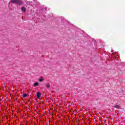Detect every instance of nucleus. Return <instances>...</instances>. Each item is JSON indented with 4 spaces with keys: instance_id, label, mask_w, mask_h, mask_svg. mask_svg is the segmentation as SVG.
I'll list each match as a JSON object with an SVG mask.
<instances>
[{
    "instance_id": "f257e3e1",
    "label": "nucleus",
    "mask_w": 125,
    "mask_h": 125,
    "mask_svg": "<svg viewBox=\"0 0 125 125\" xmlns=\"http://www.w3.org/2000/svg\"><path fill=\"white\" fill-rule=\"evenodd\" d=\"M11 2H12V3L19 4V5H21V4H22V1L21 0H11Z\"/></svg>"
},
{
    "instance_id": "f03ea898",
    "label": "nucleus",
    "mask_w": 125,
    "mask_h": 125,
    "mask_svg": "<svg viewBox=\"0 0 125 125\" xmlns=\"http://www.w3.org/2000/svg\"><path fill=\"white\" fill-rule=\"evenodd\" d=\"M21 11H23V12H26V11H27V9H26V8L24 7H21Z\"/></svg>"
},
{
    "instance_id": "7ed1b4c3",
    "label": "nucleus",
    "mask_w": 125,
    "mask_h": 125,
    "mask_svg": "<svg viewBox=\"0 0 125 125\" xmlns=\"http://www.w3.org/2000/svg\"><path fill=\"white\" fill-rule=\"evenodd\" d=\"M41 95H42V94L40 93L39 92H37V96L38 98H40L41 97Z\"/></svg>"
},
{
    "instance_id": "20e7f679",
    "label": "nucleus",
    "mask_w": 125,
    "mask_h": 125,
    "mask_svg": "<svg viewBox=\"0 0 125 125\" xmlns=\"http://www.w3.org/2000/svg\"><path fill=\"white\" fill-rule=\"evenodd\" d=\"M114 108H116V109H119V108H120V105H115Z\"/></svg>"
},
{
    "instance_id": "39448f33",
    "label": "nucleus",
    "mask_w": 125,
    "mask_h": 125,
    "mask_svg": "<svg viewBox=\"0 0 125 125\" xmlns=\"http://www.w3.org/2000/svg\"><path fill=\"white\" fill-rule=\"evenodd\" d=\"M27 94H23V98L27 97Z\"/></svg>"
},
{
    "instance_id": "423d86ee",
    "label": "nucleus",
    "mask_w": 125,
    "mask_h": 125,
    "mask_svg": "<svg viewBox=\"0 0 125 125\" xmlns=\"http://www.w3.org/2000/svg\"><path fill=\"white\" fill-rule=\"evenodd\" d=\"M37 85H39V83H34V86H37Z\"/></svg>"
},
{
    "instance_id": "0eeeda50",
    "label": "nucleus",
    "mask_w": 125,
    "mask_h": 125,
    "mask_svg": "<svg viewBox=\"0 0 125 125\" xmlns=\"http://www.w3.org/2000/svg\"><path fill=\"white\" fill-rule=\"evenodd\" d=\"M46 86L47 88H49V87H50V85H46Z\"/></svg>"
},
{
    "instance_id": "6e6552de",
    "label": "nucleus",
    "mask_w": 125,
    "mask_h": 125,
    "mask_svg": "<svg viewBox=\"0 0 125 125\" xmlns=\"http://www.w3.org/2000/svg\"><path fill=\"white\" fill-rule=\"evenodd\" d=\"M42 81H43V80L42 79H39V82H42Z\"/></svg>"
},
{
    "instance_id": "1a4fd4ad",
    "label": "nucleus",
    "mask_w": 125,
    "mask_h": 125,
    "mask_svg": "<svg viewBox=\"0 0 125 125\" xmlns=\"http://www.w3.org/2000/svg\"><path fill=\"white\" fill-rule=\"evenodd\" d=\"M41 79H42V77H41Z\"/></svg>"
}]
</instances>
